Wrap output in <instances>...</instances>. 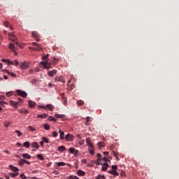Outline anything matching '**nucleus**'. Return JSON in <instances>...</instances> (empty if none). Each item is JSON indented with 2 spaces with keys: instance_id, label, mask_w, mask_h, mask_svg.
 Listing matches in <instances>:
<instances>
[{
  "instance_id": "nucleus-24",
  "label": "nucleus",
  "mask_w": 179,
  "mask_h": 179,
  "mask_svg": "<svg viewBox=\"0 0 179 179\" xmlns=\"http://www.w3.org/2000/svg\"><path fill=\"white\" fill-rule=\"evenodd\" d=\"M38 118H47L48 117V115L47 113H43L42 115H38Z\"/></svg>"
},
{
  "instance_id": "nucleus-61",
  "label": "nucleus",
  "mask_w": 179,
  "mask_h": 179,
  "mask_svg": "<svg viewBox=\"0 0 179 179\" xmlns=\"http://www.w3.org/2000/svg\"><path fill=\"white\" fill-rule=\"evenodd\" d=\"M25 163H26V164H28L29 166V164H30V162H29V161H27V160H26V159H25Z\"/></svg>"
},
{
  "instance_id": "nucleus-23",
  "label": "nucleus",
  "mask_w": 179,
  "mask_h": 179,
  "mask_svg": "<svg viewBox=\"0 0 179 179\" xmlns=\"http://www.w3.org/2000/svg\"><path fill=\"white\" fill-rule=\"evenodd\" d=\"M19 113L21 114H29V111L26 109H20Z\"/></svg>"
},
{
  "instance_id": "nucleus-39",
  "label": "nucleus",
  "mask_w": 179,
  "mask_h": 179,
  "mask_svg": "<svg viewBox=\"0 0 179 179\" xmlns=\"http://www.w3.org/2000/svg\"><path fill=\"white\" fill-rule=\"evenodd\" d=\"M52 135L53 138H57V136H58V132L53 131V132H52Z\"/></svg>"
},
{
  "instance_id": "nucleus-20",
  "label": "nucleus",
  "mask_w": 179,
  "mask_h": 179,
  "mask_svg": "<svg viewBox=\"0 0 179 179\" xmlns=\"http://www.w3.org/2000/svg\"><path fill=\"white\" fill-rule=\"evenodd\" d=\"M98 147L99 148V149H101V148H106V143L100 141L98 143Z\"/></svg>"
},
{
  "instance_id": "nucleus-8",
  "label": "nucleus",
  "mask_w": 179,
  "mask_h": 179,
  "mask_svg": "<svg viewBox=\"0 0 179 179\" xmlns=\"http://www.w3.org/2000/svg\"><path fill=\"white\" fill-rule=\"evenodd\" d=\"M21 69H27L29 68V63H22L20 65Z\"/></svg>"
},
{
  "instance_id": "nucleus-63",
  "label": "nucleus",
  "mask_w": 179,
  "mask_h": 179,
  "mask_svg": "<svg viewBox=\"0 0 179 179\" xmlns=\"http://www.w3.org/2000/svg\"><path fill=\"white\" fill-rule=\"evenodd\" d=\"M101 175H99L98 176H97V178L96 179H101Z\"/></svg>"
},
{
  "instance_id": "nucleus-25",
  "label": "nucleus",
  "mask_w": 179,
  "mask_h": 179,
  "mask_svg": "<svg viewBox=\"0 0 179 179\" xmlns=\"http://www.w3.org/2000/svg\"><path fill=\"white\" fill-rule=\"evenodd\" d=\"M65 150H66V148H65V146H64V145H62L58 148V151L60 152H65Z\"/></svg>"
},
{
  "instance_id": "nucleus-11",
  "label": "nucleus",
  "mask_w": 179,
  "mask_h": 179,
  "mask_svg": "<svg viewBox=\"0 0 179 179\" xmlns=\"http://www.w3.org/2000/svg\"><path fill=\"white\" fill-rule=\"evenodd\" d=\"M78 152H79L78 150H76L73 148H69V153H71V154L75 153V155H78Z\"/></svg>"
},
{
  "instance_id": "nucleus-38",
  "label": "nucleus",
  "mask_w": 179,
  "mask_h": 179,
  "mask_svg": "<svg viewBox=\"0 0 179 179\" xmlns=\"http://www.w3.org/2000/svg\"><path fill=\"white\" fill-rule=\"evenodd\" d=\"M96 164L97 166H100V164H101V158L97 159Z\"/></svg>"
},
{
  "instance_id": "nucleus-48",
  "label": "nucleus",
  "mask_w": 179,
  "mask_h": 179,
  "mask_svg": "<svg viewBox=\"0 0 179 179\" xmlns=\"http://www.w3.org/2000/svg\"><path fill=\"white\" fill-rule=\"evenodd\" d=\"M20 178L22 179H27V178L26 177V176H24V174L22 173L20 176Z\"/></svg>"
},
{
  "instance_id": "nucleus-29",
  "label": "nucleus",
  "mask_w": 179,
  "mask_h": 179,
  "mask_svg": "<svg viewBox=\"0 0 179 179\" xmlns=\"http://www.w3.org/2000/svg\"><path fill=\"white\" fill-rule=\"evenodd\" d=\"M26 163V159H20V161L19 162L20 166H24Z\"/></svg>"
},
{
  "instance_id": "nucleus-62",
  "label": "nucleus",
  "mask_w": 179,
  "mask_h": 179,
  "mask_svg": "<svg viewBox=\"0 0 179 179\" xmlns=\"http://www.w3.org/2000/svg\"><path fill=\"white\" fill-rule=\"evenodd\" d=\"M121 176H125V172H124V171H122V172H121Z\"/></svg>"
},
{
  "instance_id": "nucleus-52",
  "label": "nucleus",
  "mask_w": 179,
  "mask_h": 179,
  "mask_svg": "<svg viewBox=\"0 0 179 179\" xmlns=\"http://www.w3.org/2000/svg\"><path fill=\"white\" fill-rule=\"evenodd\" d=\"M52 62L53 64H57V62H58V59L54 58Z\"/></svg>"
},
{
  "instance_id": "nucleus-22",
  "label": "nucleus",
  "mask_w": 179,
  "mask_h": 179,
  "mask_svg": "<svg viewBox=\"0 0 179 179\" xmlns=\"http://www.w3.org/2000/svg\"><path fill=\"white\" fill-rule=\"evenodd\" d=\"M22 157H23V159H31V156L27 153L22 154Z\"/></svg>"
},
{
  "instance_id": "nucleus-47",
  "label": "nucleus",
  "mask_w": 179,
  "mask_h": 179,
  "mask_svg": "<svg viewBox=\"0 0 179 179\" xmlns=\"http://www.w3.org/2000/svg\"><path fill=\"white\" fill-rule=\"evenodd\" d=\"M13 65H15V66H17V65H19V62H17V60H15L14 62H13Z\"/></svg>"
},
{
  "instance_id": "nucleus-5",
  "label": "nucleus",
  "mask_w": 179,
  "mask_h": 179,
  "mask_svg": "<svg viewBox=\"0 0 179 179\" xmlns=\"http://www.w3.org/2000/svg\"><path fill=\"white\" fill-rule=\"evenodd\" d=\"M86 143H87V145L90 147V148L94 149V146L93 145V143L92 142V140L90 139V138H86Z\"/></svg>"
},
{
  "instance_id": "nucleus-41",
  "label": "nucleus",
  "mask_w": 179,
  "mask_h": 179,
  "mask_svg": "<svg viewBox=\"0 0 179 179\" xmlns=\"http://www.w3.org/2000/svg\"><path fill=\"white\" fill-rule=\"evenodd\" d=\"M6 94L7 97H10V96H13V92H8Z\"/></svg>"
},
{
  "instance_id": "nucleus-34",
  "label": "nucleus",
  "mask_w": 179,
  "mask_h": 179,
  "mask_svg": "<svg viewBox=\"0 0 179 179\" xmlns=\"http://www.w3.org/2000/svg\"><path fill=\"white\" fill-rule=\"evenodd\" d=\"M32 148H35L36 149H38V143L34 142L32 143Z\"/></svg>"
},
{
  "instance_id": "nucleus-17",
  "label": "nucleus",
  "mask_w": 179,
  "mask_h": 179,
  "mask_svg": "<svg viewBox=\"0 0 179 179\" xmlns=\"http://www.w3.org/2000/svg\"><path fill=\"white\" fill-rule=\"evenodd\" d=\"M10 169L15 173H17V171H19V169H17V167L13 166V165H10Z\"/></svg>"
},
{
  "instance_id": "nucleus-30",
  "label": "nucleus",
  "mask_w": 179,
  "mask_h": 179,
  "mask_svg": "<svg viewBox=\"0 0 179 179\" xmlns=\"http://www.w3.org/2000/svg\"><path fill=\"white\" fill-rule=\"evenodd\" d=\"M77 104L78 106H83V104H85V101H83V100H78L77 101Z\"/></svg>"
},
{
  "instance_id": "nucleus-37",
  "label": "nucleus",
  "mask_w": 179,
  "mask_h": 179,
  "mask_svg": "<svg viewBox=\"0 0 179 179\" xmlns=\"http://www.w3.org/2000/svg\"><path fill=\"white\" fill-rule=\"evenodd\" d=\"M16 45H17V47H20V48H23L24 45L22 44H21L20 43L16 41L15 42Z\"/></svg>"
},
{
  "instance_id": "nucleus-18",
  "label": "nucleus",
  "mask_w": 179,
  "mask_h": 179,
  "mask_svg": "<svg viewBox=\"0 0 179 179\" xmlns=\"http://www.w3.org/2000/svg\"><path fill=\"white\" fill-rule=\"evenodd\" d=\"M28 104H29V106L30 107V108H33V107H34L36 106V102L32 101H29Z\"/></svg>"
},
{
  "instance_id": "nucleus-45",
  "label": "nucleus",
  "mask_w": 179,
  "mask_h": 179,
  "mask_svg": "<svg viewBox=\"0 0 179 179\" xmlns=\"http://www.w3.org/2000/svg\"><path fill=\"white\" fill-rule=\"evenodd\" d=\"M118 169V167L115 165L112 166V171H117Z\"/></svg>"
},
{
  "instance_id": "nucleus-58",
  "label": "nucleus",
  "mask_w": 179,
  "mask_h": 179,
  "mask_svg": "<svg viewBox=\"0 0 179 179\" xmlns=\"http://www.w3.org/2000/svg\"><path fill=\"white\" fill-rule=\"evenodd\" d=\"M108 155H110V152H103V155L104 156H108Z\"/></svg>"
},
{
  "instance_id": "nucleus-4",
  "label": "nucleus",
  "mask_w": 179,
  "mask_h": 179,
  "mask_svg": "<svg viewBox=\"0 0 179 179\" xmlns=\"http://www.w3.org/2000/svg\"><path fill=\"white\" fill-rule=\"evenodd\" d=\"M41 64L42 65L41 66H43L45 69H50V68H51V64L47 61L41 62Z\"/></svg>"
},
{
  "instance_id": "nucleus-28",
  "label": "nucleus",
  "mask_w": 179,
  "mask_h": 179,
  "mask_svg": "<svg viewBox=\"0 0 179 179\" xmlns=\"http://www.w3.org/2000/svg\"><path fill=\"white\" fill-rule=\"evenodd\" d=\"M5 71L8 74L10 75L13 78H16V74L15 73H10L8 70H5Z\"/></svg>"
},
{
  "instance_id": "nucleus-56",
  "label": "nucleus",
  "mask_w": 179,
  "mask_h": 179,
  "mask_svg": "<svg viewBox=\"0 0 179 179\" xmlns=\"http://www.w3.org/2000/svg\"><path fill=\"white\" fill-rule=\"evenodd\" d=\"M103 162H109L108 158H107L106 157H103Z\"/></svg>"
},
{
  "instance_id": "nucleus-36",
  "label": "nucleus",
  "mask_w": 179,
  "mask_h": 179,
  "mask_svg": "<svg viewBox=\"0 0 179 179\" xmlns=\"http://www.w3.org/2000/svg\"><path fill=\"white\" fill-rule=\"evenodd\" d=\"M48 121H54L55 122V121H57V119H55V117H52V116H50L48 117Z\"/></svg>"
},
{
  "instance_id": "nucleus-19",
  "label": "nucleus",
  "mask_w": 179,
  "mask_h": 179,
  "mask_svg": "<svg viewBox=\"0 0 179 179\" xmlns=\"http://www.w3.org/2000/svg\"><path fill=\"white\" fill-rule=\"evenodd\" d=\"M108 169V164L107 163H104L102 165V171H106Z\"/></svg>"
},
{
  "instance_id": "nucleus-9",
  "label": "nucleus",
  "mask_w": 179,
  "mask_h": 179,
  "mask_svg": "<svg viewBox=\"0 0 179 179\" xmlns=\"http://www.w3.org/2000/svg\"><path fill=\"white\" fill-rule=\"evenodd\" d=\"M77 175H78L80 177H83L86 176V172L82 171V170H78L77 171Z\"/></svg>"
},
{
  "instance_id": "nucleus-40",
  "label": "nucleus",
  "mask_w": 179,
  "mask_h": 179,
  "mask_svg": "<svg viewBox=\"0 0 179 179\" xmlns=\"http://www.w3.org/2000/svg\"><path fill=\"white\" fill-rule=\"evenodd\" d=\"M37 157L40 160H44V157H43V155H41V154L37 155Z\"/></svg>"
},
{
  "instance_id": "nucleus-27",
  "label": "nucleus",
  "mask_w": 179,
  "mask_h": 179,
  "mask_svg": "<svg viewBox=\"0 0 179 179\" xmlns=\"http://www.w3.org/2000/svg\"><path fill=\"white\" fill-rule=\"evenodd\" d=\"M55 164L57 167H61L62 166H65L66 164H65V162H57Z\"/></svg>"
},
{
  "instance_id": "nucleus-32",
  "label": "nucleus",
  "mask_w": 179,
  "mask_h": 179,
  "mask_svg": "<svg viewBox=\"0 0 179 179\" xmlns=\"http://www.w3.org/2000/svg\"><path fill=\"white\" fill-rule=\"evenodd\" d=\"M55 117L56 118H64V117H65V115H59V114H55Z\"/></svg>"
},
{
  "instance_id": "nucleus-26",
  "label": "nucleus",
  "mask_w": 179,
  "mask_h": 179,
  "mask_svg": "<svg viewBox=\"0 0 179 179\" xmlns=\"http://www.w3.org/2000/svg\"><path fill=\"white\" fill-rule=\"evenodd\" d=\"M23 146L29 149L30 148V143L29 141L24 142Z\"/></svg>"
},
{
  "instance_id": "nucleus-44",
  "label": "nucleus",
  "mask_w": 179,
  "mask_h": 179,
  "mask_svg": "<svg viewBox=\"0 0 179 179\" xmlns=\"http://www.w3.org/2000/svg\"><path fill=\"white\" fill-rule=\"evenodd\" d=\"M9 125H10V122H6L4 123V127H6V128H8Z\"/></svg>"
},
{
  "instance_id": "nucleus-42",
  "label": "nucleus",
  "mask_w": 179,
  "mask_h": 179,
  "mask_svg": "<svg viewBox=\"0 0 179 179\" xmlns=\"http://www.w3.org/2000/svg\"><path fill=\"white\" fill-rule=\"evenodd\" d=\"M15 134H17V136H22V135H23V134L22 132H20V131H19V130H16Z\"/></svg>"
},
{
  "instance_id": "nucleus-15",
  "label": "nucleus",
  "mask_w": 179,
  "mask_h": 179,
  "mask_svg": "<svg viewBox=\"0 0 179 179\" xmlns=\"http://www.w3.org/2000/svg\"><path fill=\"white\" fill-rule=\"evenodd\" d=\"M66 141H73V136H72V134H68L66 136Z\"/></svg>"
},
{
  "instance_id": "nucleus-13",
  "label": "nucleus",
  "mask_w": 179,
  "mask_h": 179,
  "mask_svg": "<svg viewBox=\"0 0 179 179\" xmlns=\"http://www.w3.org/2000/svg\"><path fill=\"white\" fill-rule=\"evenodd\" d=\"M1 61L2 62H5L6 64H7L8 65H13V62H10V60L9 59H2Z\"/></svg>"
},
{
  "instance_id": "nucleus-3",
  "label": "nucleus",
  "mask_w": 179,
  "mask_h": 179,
  "mask_svg": "<svg viewBox=\"0 0 179 179\" xmlns=\"http://www.w3.org/2000/svg\"><path fill=\"white\" fill-rule=\"evenodd\" d=\"M16 93L18 94V96H21L22 97H27V93L21 90H17Z\"/></svg>"
},
{
  "instance_id": "nucleus-54",
  "label": "nucleus",
  "mask_w": 179,
  "mask_h": 179,
  "mask_svg": "<svg viewBox=\"0 0 179 179\" xmlns=\"http://www.w3.org/2000/svg\"><path fill=\"white\" fill-rule=\"evenodd\" d=\"M86 121L87 122H90V121H92V120L90 119V117H86Z\"/></svg>"
},
{
  "instance_id": "nucleus-57",
  "label": "nucleus",
  "mask_w": 179,
  "mask_h": 179,
  "mask_svg": "<svg viewBox=\"0 0 179 179\" xmlns=\"http://www.w3.org/2000/svg\"><path fill=\"white\" fill-rule=\"evenodd\" d=\"M47 58H48V55H45V56H43V57H42V59H47Z\"/></svg>"
},
{
  "instance_id": "nucleus-12",
  "label": "nucleus",
  "mask_w": 179,
  "mask_h": 179,
  "mask_svg": "<svg viewBox=\"0 0 179 179\" xmlns=\"http://www.w3.org/2000/svg\"><path fill=\"white\" fill-rule=\"evenodd\" d=\"M8 48L13 51V52H16V48L13 43H10Z\"/></svg>"
},
{
  "instance_id": "nucleus-16",
  "label": "nucleus",
  "mask_w": 179,
  "mask_h": 179,
  "mask_svg": "<svg viewBox=\"0 0 179 179\" xmlns=\"http://www.w3.org/2000/svg\"><path fill=\"white\" fill-rule=\"evenodd\" d=\"M59 136H60V139H64L65 136V133H64V131L62 130H59Z\"/></svg>"
},
{
  "instance_id": "nucleus-55",
  "label": "nucleus",
  "mask_w": 179,
  "mask_h": 179,
  "mask_svg": "<svg viewBox=\"0 0 179 179\" xmlns=\"http://www.w3.org/2000/svg\"><path fill=\"white\" fill-rule=\"evenodd\" d=\"M8 36L10 37V38H12V37H15V34L10 33L8 34Z\"/></svg>"
},
{
  "instance_id": "nucleus-53",
  "label": "nucleus",
  "mask_w": 179,
  "mask_h": 179,
  "mask_svg": "<svg viewBox=\"0 0 179 179\" xmlns=\"http://www.w3.org/2000/svg\"><path fill=\"white\" fill-rule=\"evenodd\" d=\"M90 122H87V120H86L84 124L85 125H86L87 127H89V125H90V123H89Z\"/></svg>"
},
{
  "instance_id": "nucleus-46",
  "label": "nucleus",
  "mask_w": 179,
  "mask_h": 179,
  "mask_svg": "<svg viewBox=\"0 0 179 179\" xmlns=\"http://www.w3.org/2000/svg\"><path fill=\"white\" fill-rule=\"evenodd\" d=\"M5 104H6V102L3 101H0V106H2L3 107H5Z\"/></svg>"
},
{
  "instance_id": "nucleus-51",
  "label": "nucleus",
  "mask_w": 179,
  "mask_h": 179,
  "mask_svg": "<svg viewBox=\"0 0 179 179\" xmlns=\"http://www.w3.org/2000/svg\"><path fill=\"white\" fill-rule=\"evenodd\" d=\"M16 36H15V37H12L11 38H10V40H11V41H14V43H16Z\"/></svg>"
},
{
  "instance_id": "nucleus-2",
  "label": "nucleus",
  "mask_w": 179,
  "mask_h": 179,
  "mask_svg": "<svg viewBox=\"0 0 179 179\" xmlns=\"http://www.w3.org/2000/svg\"><path fill=\"white\" fill-rule=\"evenodd\" d=\"M38 108H44L45 110H50V111L54 110V106L51 104H48L46 106H38Z\"/></svg>"
},
{
  "instance_id": "nucleus-35",
  "label": "nucleus",
  "mask_w": 179,
  "mask_h": 179,
  "mask_svg": "<svg viewBox=\"0 0 179 179\" xmlns=\"http://www.w3.org/2000/svg\"><path fill=\"white\" fill-rule=\"evenodd\" d=\"M33 50H36V51H40L41 50V46L39 45H36V48H34Z\"/></svg>"
},
{
  "instance_id": "nucleus-21",
  "label": "nucleus",
  "mask_w": 179,
  "mask_h": 179,
  "mask_svg": "<svg viewBox=\"0 0 179 179\" xmlns=\"http://www.w3.org/2000/svg\"><path fill=\"white\" fill-rule=\"evenodd\" d=\"M43 127L46 131H50L51 127L48 124H43Z\"/></svg>"
},
{
  "instance_id": "nucleus-59",
  "label": "nucleus",
  "mask_w": 179,
  "mask_h": 179,
  "mask_svg": "<svg viewBox=\"0 0 179 179\" xmlns=\"http://www.w3.org/2000/svg\"><path fill=\"white\" fill-rule=\"evenodd\" d=\"M4 26H5L6 27H8V26H9V22H4Z\"/></svg>"
},
{
  "instance_id": "nucleus-14",
  "label": "nucleus",
  "mask_w": 179,
  "mask_h": 179,
  "mask_svg": "<svg viewBox=\"0 0 179 179\" xmlns=\"http://www.w3.org/2000/svg\"><path fill=\"white\" fill-rule=\"evenodd\" d=\"M109 174H112V176H117L118 177V176H120V173H118V172L117 171H113L110 170L108 171Z\"/></svg>"
},
{
  "instance_id": "nucleus-43",
  "label": "nucleus",
  "mask_w": 179,
  "mask_h": 179,
  "mask_svg": "<svg viewBox=\"0 0 179 179\" xmlns=\"http://www.w3.org/2000/svg\"><path fill=\"white\" fill-rule=\"evenodd\" d=\"M43 143L45 142V143H49V141H48V138H45V137H43Z\"/></svg>"
},
{
  "instance_id": "nucleus-1",
  "label": "nucleus",
  "mask_w": 179,
  "mask_h": 179,
  "mask_svg": "<svg viewBox=\"0 0 179 179\" xmlns=\"http://www.w3.org/2000/svg\"><path fill=\"white\" fill-rule=\"evenodd\" d=\"M19 101H10V105L12 106L13 107H15V108H17V106L20 104V103H23V99L19 98L18 99Z\"/></svg>"
},
{
  "instance_id": "nucleus-64",
  "label": "nucleus",
  "mask_w": 179,
  "mask_h": 179,
  "mask_svg": "<svg viewBox=\"0 0 179 179\" xmlns=\"http://www.w3.org/2000/svg\"><path fill=\"white\" fill-rule=\"evenodd\" d=\"M4 177L6 179H9V176H6V175H4Z\"/></svg>"
},
{
  "instance_id": "nucleus-49",
  "label": "nucleus",
  "mask_w": 179,
  "mask_h": 179,
  "mask_svg": "<svg viewBox=\"0 0 179 179\" xmlns=\"http://www.w3.org/2000/svg\"><path fill=\"white\" fill-rule=\"evenodd\" d=\"M90 155H94V150L90 148L89 149Z\"/></svg>"
},
{
  "instance_id": "nucleus-6",
  "label": "nucleus",
  "mask_w": 179,
  "mask_h": 179,
  "mask_svg": "<svg viewBox=\"0 0 179 179\" xmlns=\"http://www.w3.org/2000/svg\"><path fill=\"white\" fill-rule=\"evenodd\" d=\"M31 35L35 38L36 41H38L40 40V36L38 35V32L37 31H32Z\"/></svg>"
},
{
  "instance_id": "nucleus-10",
  "label": "nucleus",
  "mask_w": 179,
  "mask_h": 179,
  "mask_svg": "<svg viewBox=\"0 0 179 179\" xmlns=\"http://www.w3.org/2000/svg\"><path fill=\"white\" fill-rule=\"evenodd\" d=\"M48 76H54L55 75H57V70H52L48 72Z\"/></svg>"
},
{
  "instance_id": "nucleus-31",
  "label": "nucleus",
  "mask_w": 179,
  "mask_h": 179,
  "mask_svg": "<svg viewBox=\"0 0 179 179\" xmlns=\"http://www.w3.org/2000/svg\"><path fill=\"white\" fill-rule=\"evenodd\" d=\"M9 176H10V177H13V178H15V177H17V176H19V173H10Z\"/></svg>"
},
{
  "instance_id": "nucleus-7",
  "label": "nucleus",
  "mask_w": 179,
  "mask_h": 179,
  "mask_svg": "<svg viewBox=\"0 0 179 179\" xmlns=\"http://www.w3.org/2000/svg\"><path fill=\"white\" fill-rule=\"evenodd\" d=\"M55 80V82H62V83H65V80L62 76H56Z\"/></svg>"
},
{
  "instance_id": "nucleus-33",
  "label": "nucleus",
  "mask_w": 179,
  "mask_h": 179,
  "mask_svg": "<svg viewBox=\"0 0 179 179\" xmlns=\"http://www.w3.org/2000/svg\"><path fill=\"white\" fill-rule=\"evenodd\" d=\"M69 179H80V178H79L76 176L71 175L70 176H69Z\"/></svg>"
},
{
  "instance_id": "nucleus-60",
  "label": "nucleus",
  "mask_w": 179,
  "mask_h": 179,
  "mask_svg": "<svg viewBox=\"0 0 179 179\" xmlns=\"http://www.w3.org/2000/svg\"><path fill=\"white\" fill-rule=\"evenodd\" d=\"M40 43H36V42H34V43H32V45H36V46H37V45H38Z\"/></svg>"
},
{
  "instance_id": "nucleus-50",
  "label": "nucleus",
  "mask_w": 179,
  "mask_h": 179,
  "mask_svg": "<svg viewBox=\"0 0 179 179\" xmlns=\"http://www.w3.org/2000/svg\"><path fill=\"white\" fill-rule=\"evenodd\" d=\"M28 129H30V131H36V129H34V127H33L32 126H29Z\"/></svg>"
}]
</instances>
